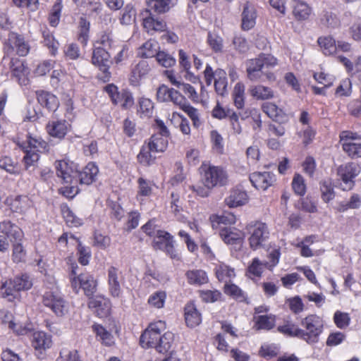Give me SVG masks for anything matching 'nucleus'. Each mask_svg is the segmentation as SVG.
I'll use <instances>...</instances> for the list:
<instances>
[{
    "instance_id": "obj_33",
    "label": "nucleus",
    "mask_w": 361,
    "mask_h": 361,
    "mask_svg": "<svg viewBox=\"0 0 361 361\" xmlns=\"http://www.w3.org/2000/svg\"><path fill=\"white\" fill-rule=\"evenodd\" d=\"M216 276L219 281H225L233 279L235 276L234 269L224 263H219L214 268Z\"/></svg>"
},
{
    "instance_id": "obj_41",
    "label": "nucleus",
    "mask_w": 361,
    "mask_h": 361,
    "mask_svg": "<svg viewBox=\"0 0 361 361\" xmlns=\"http://www.w3.org/2000/svg\"><path fill=\"white\" fill-rule=\"evenodd\" d=\"M320 192L322 200L328 203L335 197V192L331 179H325L320 182Z\"/></svg>"
},
{
    "instance_id": "obj_53",
    "label": "nucleus",
    "mask_w": 361,
    "mask_h": 361,
    "mask_svg": "<svg viewBox=\"0 0 361 361\" xmlns=\"http://www.w3.org/2000/svg\"><path fill=\"white\" fill-rule=\"evenodd\" d=\"M311 8L304 2H298L294 7L293 13L298 20H305L311 14Z\"/></svg>"
},
{
    "instance_id": "obj_2",
    "label": "nucleus",
    "mask_w": 361,
    "mask_h": 361,
    "mask_svg": "<svg viewBox=\"0 0 361 361\" xmlns=\"http://www.w3.org/2000/svg\"><path fill=\"white\" fill-rule=\"evenodd\" d=\"M300 326V339L310 345L319 342L324 329V322L320 317L309 314L301 320Z\"/></svg>"
},
{
    "instance_id": "obj_49",
    "label": "nucleus",
    "mask_w": 361,
    "mask_h": 361,
    "mask_svg": "<svg viewBox=\"0 0 361 361\" xmlns=\"http://www.w3.org/2000/svg\"><path fill=\"white\" fill-rule=\"evenodd\" d=\"M166 299L165 291L159 290L152 293L148 298V304L154 308L160 309L164 307Z\"/></svg>"
},
{
    "instance_id": "obj_19",
    "label": "nucleus",
    "mask_w": 361,
    "mask_h": 361,
    "mask_svg": "<svg viewBox=\"0 0 361 361\" xmlns=\"http://www.w3.org/2000/svg\"><path fill=\"white\" fill-rule=\"evenodd\" d=\"M10 67L13 75L17 79L19 84L26 85L28 83L29 69L24 63L18 59H12L10 61Z\"/></svg>"
},
{
    "instance_id": "obj_36",
    "label": "nucleus",
    "mask_w": 361,
    "mask_h": 361,
    "mask_svg": "<svg viewBox=\"0 0 361 361\" xmlns=\"http://www.w3.org/2000/svg\"><path fill=\"white\" fill-rule=\"evenodd\" d=\"M93 331L102 343L106 346H111L114 344V337L112 334L107 331L100 324H94L92 326Z\"/></svg>"
},
{
    "instance_id": "obj_12",
    "label": "nucleus",
    "mask_w": 361,
    "mask_h": 361,
    "mask_svg": "<svg viewBox=\"0 0 361 361\" xmlns=\"http://www.w3.org/2000/svg\"><path fill=\"white\" fill-rule=\"evenodd\" d=\"M5 49L7 53H14L19 56H25L30 51V46L23 36L17 32H10L5 43Z\"/></svg>"
},
{
    "instance_id": "obj_31",
    "label": "nucleus",
    "mask_w": 361,
    "mask_h": 361,
    "mask_svg": "<svg viewBox=\"0 0 361 361\" xmlns=\"http://www.w3.org/2000/svg\"><path fill=\"white\" fill-rule=\"evenodd\" d=\"M262 109L263 111L274 121L281 123L287 119V116L283 110L273 103H264L262 104Z\"/></svg>"
},
{
    "instance_id": "obj_39",
    "label": "nucleus",
    "mask_w": 361,
    "mask_h": 361,
    "mask_svg": "<svg viewBox=\"0 0 361 361\" xmlns=\"http://www.w3.org/2000/svg\"><path fill=\"white\" fill-rule=\"evenodd\" d=\"M18 293L19 291L15 288L12 279L7 280L3 283L0 288V295L9 302L16 298Z\"/></svg>"
},
{
    "instance_id": "obj_30",
    "label": "nucleus",
    "mask_w": 361,
    "mask_h": 361,
    "mask_svg": "<svg viewBox=\"0 0 361 361\" xmlns=\"http://www.w3.org/2000/svg\"><path fill=\"white\" fill-rule=\"evenodd\" d=\"M32 345L36 350L49 349L52 345L51 336L44 331L33 333Z\"/></svg>"
},
{
    "instance_id": "obj_5",
    "label": "nucleus",
    "mask_w": 361,
    "mask_h": 361,
    "mask_svg": "<svg viewBox=\"0 0 361 361\" xmlns=\"http://www.w3.org/2000/svg\"><path fill=\"white\" fill-rule=\"evenodd\" d=\"M246 231L250 235L248 238L250 246L254 250L264 246L269 238L268 226L263 222H252L246 226Z\"/></svg>"
},
{
    "instance_id": "obj_8",
    "label": "nucleus",
    "mask_w": 361,
    "mask_h": 361,
    "mask_svg": "<svg viewBox=\"0 0 361 361\" xmlns=\"http://www.w3.org/2000/svg\"><path fill=\"white\" fill-rule=\"evenodd\" d=\"M23 236L22 230L11 221H4L0 224V252H6L9 248L8 238L21 240Z\"/></svg>"
},
{
    "instance_id": "obj_50",
    "label": "nucleus",
    "mask_w": 361,
    "mask_h": 361,
    "mask_svg": "<svg viewBox=\"0 0 361 361\" xmlns=\"http://www.w3.org/2000/svg\"><path fill=\"white\" fill-rule=\"evenodd\" d=\"M173 341V334L171 332H166L163 336L160 335L156 349L161 353L167 352L171 347Z\"/></svg>"
},
{
    "instance_id": "obj_38",
    "label": "nucleus",
    "mask_w": 361,
    "mask_h": 361,
    "mask_svg": "<svg viewBox=\"0 0 361 361\" xmlns=\"http://www.w3.org/2000/svg\"><path fill=\"white\" fill-rule=\"evenodd\" d=\"M168 135L162 134H155L152 135L148 142V145L152 150L157 152H164L168 145Z\"/></svg>"
},
{
    "instance_id": "obj_10",
    "label": "nucleus",
    "mask_w": 361,
    "mask_h": 361,
    "mask_svg": "<svg viewBox=\"0 0 361 361\" xmlns=\"http://www.w3.org/2000/svg\"><path fill=\"white\" fill-rule=\"evenodd\" d=\"M340 142L343 151L351 158L361 157V137L350 131L340 134Z\"/></svg>"
},
{
    "instance_id": "obj_35",
    "label": "nucleus",
    "mask_w": 361,
    "mask_h": 361,
    "mask_svg": "<svg viewBox=\"0 0 361 361\" xmlns=\"http://www.w3.org/2000/svg\"><path fill=\"white\" fill-rule=\"evenodd\" d=\"M159 44L155 40H148L139 49L138 55L142 58H152L157 56L159 51Z\"/></svg>"
},
{
    "instance_id": "obj_13",
    "label": "nucleus",
    "mask_w": 361,
    "mask_h": 361,
    "mask_svg": "<svg viewBox=\"0 0 361 361\" xmlns=\"http://www.w3.org/2000/svg\"><path fill=\"white\" fill-rule=\"evenodd\" d=\"M107 278L109 294L113 298H121L123 295V287L125 284V279L122 271L115 267H110L107 271Z\"/></svg>"
},
{
    "instance_id": "obj_7",
    "label": "nucleus",
    "mask_w": 361,
    "mask_h": 361,
    "mask_svg": "<svg viewBox=\"0 0 361 361\" xmlns=\"http://www.w3.org/2000/svg\"><path fill=\"white\" fill-rule=\"evenodd\" d=\"M43 304L56 316H64L68 312V303L58 291H47L43 295Z\"/></svg>"
},
{
    "instance_id": "obj_46",
    "label": "nucleus",
    "mask_w": 361,
    "mask_h": 361,
    "mask_svg": "<svg viewBox=\"0 0 361 361\" xmlns=\"http://www.w3.org/2000/svg\"><path fill=\"white\" fill-rule=\"evenodd\" d=\"M318 43L325 55H332L337 51L336 43L331 37H319Z\"/></svg>"
},
{
    "instance_id": "obj_52",
    "label": "nucleus",
    "mask_w": 361,
    "mask_h": 361,
    "mask_svg": "<svg viewBox=\"0 0 361 361\" xmlns=\"http://www.w3.org/2000/svg\"><path fill=\"white\" fill-rule=\"evenodd\" d=\"M114 44V40L111 32L106 30L99 35L98 39L94 43V47L100 46L102 48L107 49L112 47Z\"/></svg>"
},
{
    "instance_id": "obj_63",
    "label": "nucleus",
    "mask_w": 361,
    "mask_h": 361,
    "mask_svg": "<svg viewBox=\"0 0 361 361\" xmlns=\"http://www.w3.org/2000/svg\"><path fill=\"white\" fill-rule=\"evenodd\" d=\"M207 42L214 51H222L224 47L223 39L220 36L209 32L207 36Z\"/></svg>"
},
{
    "instance_id": "obj_4",
    "label": "nucleus",
    "mask_w": 361,
    "mask_h": 361,
    "mask_svg": "<svg viewBox=\"0 0 361 361\" xmlns=\"http://www.w3.org/2000/svg\"><path fill=\"white\" fill-rule=\"evenodd\" d=\"M201 180L207 186L214 188L221 187L228 183V174L226 171L220 166H207L203 164L201 166Z\"/></svg>"
},
{
    "instance_id": "obj_32",
    "label": "nucleus",
    "mask_w": 361,
    "mask_h": 361,
    "mask_svg": "<svg viewBox=\"0 0 361 361\" xmlns=\"http://www.w3.org/2000/svg\"><path fill=\"white\" fill-rule=\"evenodd\" d=\"M219 235L221 239L226 244H235V243H241L243 239V234L240 231L238 230H233L231 228H221L220 229Z\"/></svg>"
},
{
    "instance_id": "obj_42",
    "label": "nucleus",
    "mask_w": 361,
    "mask_h": 361,
    "mask_svg": "<svg viewBox=\"0 0 361 361\" xmlns=\"http://www.w3.org/2000/svg\"><path fill=\"white\" fill-rule=\"evenodd\" d=\"M224 291L227 295L240 302L245 301L247 298L246 293L234 283H226Z\"/></svg>"
},
{
    "instance_id": "obj_44",
    "label": "nucleus",
    "mask_w": 361,
    "mask_h": 361,
    "mask_svg": "<svg viewBox=\"0 0 361 361\" xmlns=\"http://www.w3.org/2000/svg\"><path fill=\"white\" fill-rule=\"evenodd\" d=\"M32 202L27 196H17L11 203L12 211L24 213L31 206Z\"/></svg>"
},
{
    "instance_id": "obj_25",
    "label": "nucleus",
    "mask_w": 361,
    "mask_h": 361,
    "mask_svg": "<svg viewBox=\"0 0 361 361\" xmlns=\"http://www.w3.org/2000/svg\"><path fill=\"white\" fill-rule=\"evenodd\" d=\"M256 11L255 7L247 2L242 13V28L244 30L252 29L256 23Z\"/></svg>"
},
{
    "instance_id": "obj_60",
    "label": "nucleus",
    "mask_w": 361,
    "mask_h": 361,
    "mask_svg": "<svg viewBox=\"0 0 361 361\" xmlns=\"http://www.w3.org/2000/svg\"><path fill=\"white\" fill-rule=\"evenodd\" d=\"M44 43L48 47L51 55H56L59 49V42L49 31L42 32Z\"/></svg>"
},
{
    "instance_id": "obj_24",
    "label": "nucleus",
    "mask_w": 361,
    "mask_h": 361,
    "mask_svg": "<svg viewBox=\"0 0 361 361\" xmlns=\"http://www.w3.org/2000/svg\"><path fill=\"white\" fill-rule=\"evenodd\" d=\"M110 54L107 49L100 46L94 47L92 53V62L94 65L99 67L105 71L109 66Z\"/></svg>"
},
{
    "instance_id": "obj_64",
    "label": "nucleus",
    "mask_w": 361,
    "mask_h": 361,
    "mask_svg": "<svg viewBox=\"0 0 361 361\" xmlns=\"http://www.w3.org/2000/svg\"><path fill=\"white\" fill-rule=\"evenodd\" d=\"M138 183V196L148 197L152 192V182L143 178H139L137 180Z\"/></svg>"
},
{
    "instance_id": "obj_59",
    "label": "nucleus",
    "mask_w": 361,
    "mask_h": 361,
    "mask_svg": "<svg viewBox=\"0 0 361 361\" xmlns=\"http://www.w3.org/2000/svg\"><path fill=\"white\" fill-rule=\"evenodd\" d=\"M16 240L13 244L12 260L15 263L23 262L26 257V251L23 245Z\"/></svg>"
},
{
    "instance_id": "obj_27",
    "label": "nucleus",
    "mask_w": 361,
    "mask_h": 361,
    "mask_svg": "<svg viewBox=\"0 0 361 361\" xmlns=\"http://www.w3.org/2000/svg\"><path fill=\"white\" fill-rule=\"evenodd\" d=\"M114 104L123 109H129L134 104V99L130 92H108Z\"/></svg>"
},
{
    "instance_id": "obj_9",
    "label": "nucleus",
    "mask_w": 361,
    "mask_h": 361,
    "mask_svg": "<svg viewBox=\"0 0 361 361\" xmlns=\"http://www.w3.org/2000/svg\"><path fill=\"white\" fill-rule=\"evenodd\" d=\"M74 267L71 271V286L75 293L82 289L85 295L90 297L96 290L97 283L94 277L87 273L81 274L77 276Z\"/></svg>"
},
{
    "instance_id": "obj_40",
    "label": "nucleus",
    "mask_w": 361,
    "mask_h": 361,
    "mask_svg": "<svg viewBox=\"0 0 361 361\" xmlns=\"http://www.w3.org/2000/svg\"><path fill=\"white\" fill-rule=\"evenodd\" d=\"M90 22L81 17L78 23V39L83 46H86L90 39Z\"/></svg>"
},
{
    "instance_id": "obj_61",
    "label": "nucleus",
    "mask_w": 361,
    "mask_h": 361,
    "mask_svg": "<svg viewBox=\"0 0 361 361\" xmlns=\"http://www.w3.org/2000/svg\"><path fill=\"white\" fill-rule=\"evenodd\" d=\"M360 205L361 198L360 195L357 194H353L348 202H341L339 204L338 210L339 212H345L348 209H357L360 207Z\"/></svg>"
},
{
    "instance_id": "obj_58",
    "label": "nucleus",
    "mask_w": 361,
    "mask_h": 361,
    "mask_svg": "<svg viewBox=\"0 0 361 361\" xmlns=\"http://www.w3.org/2000/svg\"><path fill=\"white\" fill-rule=\"evenodd\" d=\"M135 10L131 5H126L122 11L120 18L121 23L123 25H130L135 20Z\"/></svg>"
},
{
    "instance_id": "obj_17",
    "label": "nucleus",
    "mask_w": 361,
    "mask_h": 361,
    "mask_svg": "<svg viewBox=\"0 0 361 361\" xmlns=\"http://www.w3.org/2000/svg\"><path fill=\"white\" fill-rule=\"evenodd\" d=\"M250 180L255 188L265 190L275 182L276 178L269 171L255 172L250 174Z\"/></svg>"
},
{
    "instance_id": "obj_29",
    "label": "nucleus",
    "mask_w": 361,
    "mask_h": 361,
    "mask_svg": "<svg viewBox=\"0 0 361 361\" xmlns=\"http://www.w3.org/2000/svg\"><path fill=\"white\" fill-rule=\"evenodd\" d=\"M142 24L144 28L150 35L157 32H164L166 30V23L162 20L154 18L151 13L149 16H145L143 18Z\"/></svg>"
},
{
    "instance_id": "obj_18",
    "label": "nucleus",
    "mask_w": 361,
    "mask_h": 361,
    "mask_svg": "<svg viewBox=\"0 0 361 361\" xmlns=\"http://www.w3.org/2000/svg\"><path fill=\"white\" fill-rule=\"evenodd\" d=\"M88 306L94 310L99 317H105L110 313L111 302L107 298L102 295H96L90 298Z\"/></svg>"
},
{
    "instance_id": "obj_57",
    "label": "nucleus",
    "mask_w": 361,
    "mask_h": 361,
    "mask_svg": "<svg viewBox=\"0 0 361 361\" xmlns=\"http://www.w3.org/2000/svg\"><path fill=\"white\" fill-rule=\"evenodd\" d=\"M200 297L205 302H215L221 300L222 294L217 290H202L200 291Z\"/></svg>"
},
{
    "instance_id": "obj_6",
    "label": "nucleus",
    "mask_w": 361,
    "mask_h": 361,
    "mask_svg": "<svg viewBox=\"0 0 361 361\" xmlns=\"http://www.w3.org/2000/svg\"><path fill=\"white\" fill-rule=\"evenodd\" d=\"M152 246L165 252L171 259H180V255L174 247L173 237L166 231L158 230L155 232Z\"/></svg>"
},
{
    "instance_id": "obj_37",
    "label": "nucleus",
    "mask_w": 361,
    "mask_h": 361,
    "mask_svg": "<svg viewBox=\"0 0 361 361\" xmlns=\"http://www.w3.org/2000/svg\"><path fill=\"white\" fill-rule=\"evenodd\" d=\"M255 327L257 330L269 331L275 326V317L269 315H259L254 317Z\"/></svg>"
},
{
    "instance_id": "obj_26",
    "label": "nucleus",
    "mask_w": 361,
    "mask_h": 361,
    "mask_svg": "<svg viewBox=\"0 0 361 361\" xmlns=\"http://www.w3.org/2000/svg\"><path fill=\"white\" fill-rule=\"evenodd\" d=\"M185 320L188 326L193 328L202 322V316L193 302L188 303L185 307Z\"/></svg>"
},
{
    "instance_id": "obj_28",
    "label": "nucleus",
    "mask_w": 361,
    "mask_h": 361,
    "mask_svg": "<svg viewBox=\"0 0 361 361\" xmlns=\"http://www.w3.org/2000/svg\"><path fill=\"white\" fill-rule=\"evenodd\" d=\"M36 93L37 100L42 106L53 111L58 109L59 106V99L51 92H36Z\"/></svg>"
},
{
    "instance_id": "obj_62",
    "label": "nucleus",
    "mask_w": 361,
    "mask_h": 361,
    "mask_svg": "<svg viewBox=\"0 0 361 361\" xmlns=\"http://www.w3.org/2000/svg\"><path fill=\"white\" fill-rule=\"evenodd\" d=\"M292 188L295 194L303 196L306 192V185L303 177L300 174H295L292 181Z\"/></svg>"
},
{
    "instance_id": "obj_1",
    "label": "nucleus",
    "mask_w": 361,
    "mask_h": 361,
    "mask_svg": "<svg viewBox=\"0 0 361 361\" xmlns=\"http://www.w3.org/2000/svg\"><path fill=\"white\" fill-rule=\"evenodd\" d=\"M56 174L61 178L62 183L67 184L60 188L61 192L68 198L73 197L78 192V183L90 185L92 183L98 174L99 169L92 162L88 163L80 171L74 162L63 159L56 162Z\"/></svg>"
},
{
    "instance_id": "obj_3",
    "label": "nucleus",
    "mask_w": 361,
    "mask_h": 361,
    "mask_svg": "<svg viewBox=\"0 0 361 361\" xmlns=\"http://www.w3.org/2000/svg\"><path fill=\"white\" fill-rule=\"evenodd\" d=\"M276 63V59L273 56L261 54L258 58L251 59L247 62L248 77L251 80H255L260 77L262 73H264L267 75L269 79H271L273 75L268 73L267 69L274 67Z\"/></svg>"
},
{
    "instance_id": "obj_45",
    "label": "nucleus",
    "mask_w": 361,
    "mask_h": 361,
    "mask_svg": "<svg viewBox=\"0 0 361 361\" xmlns=\"http://www.w3.org/2000/svg\"><path fill=\"white\" fill-rule=\"evenodd\" d=\"M0 168L13 175H18L20 173V167L18 162L7 156L0 158Z\"/></svg>"
},
{
    "instance_id": "obj_43",
    "label": "nucleus",
    "mask_w": 361,
    "mask_h": 361,
    "mask_svg": "<svg viewBox=\"0 0 361 361\" xmlns=\"http://www.w3.org/2000/svg\"><path fill=\"white\" fill-rule=\"evenodd\" d=\"M156 152L148 145H143L137 155L138 161L145 166L152 164L156 159L153 154Z\"/></svg>"
},
{
    "instance_id": "obj_51",
    "label": "nucleus",
    "mask_w": 361,
    "mask_h": 361,
    "mask_svg": "<svg viewBox=\"0 0 361 361\" xmlns=\"http://www.w3.org/2000/svg\"><path fill=\"white\" fill-rule=\"evenodd\" d=\"M266 263L262 262L258 258H254L247 268V274L250 278L261 276Z\"/></svg>"
},
{
    "instance_id": "obj_54",
    "label": "nucleus",
    "mask_w": 361,
    "mask_h": 361,
    "mask_svg": "<svg viewBox=\"0 0 361 361\" xmlns=\"http://www.w3.org/2000/svg\"><path fill=\"white\" fill-rule=\"evenodd\" d=\"M278 331L286 336L297 337L300 339V329L293 323H286L277 328Z\"/></svg>"
},
{
    "instance_id": "obj_23",
    "label": "nucleus",
    "mask_w": 361,
    "mask_h": 361,
    "mask_svg": "<svg viewBox=\"0 0 361 361\" xmlns=\"http://www.w3.org/2000/svg\"><path fill=\"white\" fill-rule=\"evenodd\" d=\"M248 202L247 192L240 188L231 191L230 195L225 199V203L229 207H237L245 204Z\"/></svg>"
},
{
    "instance_id": "obj_47",
    "label": "nucleus",
    "mask_w": 361,
    "mask_h": 361,
    "mask_svg": "<svg viewBox=\"0 0 361 361\" xmlns=\"http://www.w3.org/2000/svg\"><path fill=\"white\" fill-rule=\"evenodd\" d=\"M15 288L19 292L22 290H27L30 289L33 285L32 281L29 275L23 274L20 276H16L12 279Z\"/></svg>"
},
{
    "instance_id": "obj_34",
    "label": "nucleus",
    "mask_w": 361,
    "mask_h": 361,
    "mask_svg": "<svg viewBox=\"0 0 361 361\" xmlns=\"http://www.w3.org/2000/svg\"><path fill=\"white\" fill-rule=\"evenodd\" d=\"M176 1L177 0H149L147 6L155 13H164L173 6Z\"/></svg>"
},
{
    "instance_id": "obj_22",
    "label": "nucleus",
    "mask_w": 361,
    "mask_h": 361,
    "mask_svg": "<svg viewBox=\"0 0 361 361\" xmlns=\"http://www.w3.org/2000/svg\"><path fill=\"white\" fill-rule=\"evenodd\" d=\"M185 279L190 286H201L209 282L207 272L201 269H189L185 272Z\"/></svg>"
},
{
    "instance_id": "obj_20",
    "label": "nucleus",
    "mask_w": 361,
    "mask_h": 361,
    "mask_svg": "<svg viewBox=\"0 0 361 361\" xmlns=\"http://www.w3.org/2000/svg\"><path fill=\"white\" fill-rule=\"evenodd\" d=\"M71 125L66 120H53L48 123V133L54 137L62 139L68 132Z\"/></svg>"
},
{
    "instance_id": "obj_21",
    "label": "nucleus",
    "mask_w": 361,
    "mask_h": 361,
    "mask_svg": "<svg viewBox=\"0 0 361 361\" xmlns=\"http://www.w3.org/2000/svg\"><path fill=\"white\" fill-rule=\"evenodd\" d=\"M157 96L159 101L172 102L183 110L190 105L180 92H157Z\"/></svg>"
},
{
    "instance_id": "obj_16",
    "label": "nucleus",
    "mask_w": 361,
    "mask_h": 361,
    "mask_svg": "<svg viewBox=\"0 0 361 361\" xmlns=\"http://www.w3.org/2000/svg\"><path fill=\"white\" fill-rule=\"evenodd\" d=\"M204 78L207 86L214 83L215 90H226V73L224 70L217 69L214 72L212 67L207 64L204 71Z\"/></svg>"
},
{
    "instance_id": "obj_11",
    "label": "nucleus",
    "mask_w": 361,
    "mask_h": 361,
    "mask_svg": "<svg viewBox=\"0 0 361 361\" xmlns=\"http://www.w3.org/2000/svg\"><path fill=\"white\" fill-rule=\"evenodd\" d=\"M165 328V322L161 320L150 324L140 336V342L141 345L145 348H156L161 333Z\"/></svg>"
},
{
    "instance_id": "obj_14",
    "label": "nucleus",
    "mask_w": 361,
    "mask_h": 361,
    "mask_svg": "<svg viewBox=\"0 0 361 361\" xmlns=\"http://www.w3.org/2000/svg\"><path fill=\"white\" fill-rule=\"evenodd\" d=\"M16 144L23 151L36 152L44 153L49 150L47 143L41 137L32 136L29 133L26 134L25 138L17 137Z\"/></svg>"
},
{
    "instance_id": "obj_56",
    "label": "nucleus",
    "mask_w": 361,
    "mask_h": 361,
    "mask_svg": "<svg viewBox=\"0 0 361 361\" xmlns=\"http://www.w3.org/2000/svg\"><path fill=\"white\" fill-rule=\"evenodd\" d=\"M156 59L159 65L165 68L172 67L176 63V60L173 56L164 51H159L157 54Z\"/></svg>"
},
{
    "instance_id": "obj_48",
    "label": "nucleus",
    "mask_w": 361,
    "mask_h": 361,
    "mask_svg": "<svg viewBox=\"0 0 361 361\" xmlns=\"http://www.w3.org/2000/svg\"><path fill=\"white\" fill-rule=\"evenodd\" d=\"M313 76L314 80L322 85L315 87L314 90H323L324 88L329 87L334 80L333 75H328L323 71L315 73Z\"/></svg>"
},
{
    "instance_id": "obj_15",
    "label": "nucleus",
    "mask_w": 361,
    "mask_h": 361,
    "mask_svg": "<svg viewBox=\"0 0 361 361\" xmlns=\"http://www.w3.org/2000/svg\"><path fill=\"white\" fill-rule=\"evenodd\" d=\"M360 173V167L358 164L350 162L341 165L338 169V175L342 180L344 185L342 189L348 190L354 185L353 179Z\"/></svg>"
},
{
    "instance_id": "obj_55",
    "label": "nucleus",
    "mask_w": 361,
    "mask_h": 361,
    "mask_svg": "<svg viewBox=\"0 0 361 361\" xmlns=\"http://www.w3.org/2000/svg\"><path fill=\"white\" fill-rule=\"evenodd\" d=\"M62 214L68 226L78 227L82 224V220L77 217L69 207H63Z\"/></svg>"
}]
</instances>
